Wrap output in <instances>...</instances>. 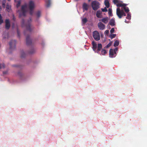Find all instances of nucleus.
<instances>
[{
  "instance_id": "6ab92c4d",
  "label": "nucleus",
  "mask_w": 147,
  "mask_h": 147,
  "mask_svg": "<svg viewBox=\"0 0 147 147\" xmlns=\"http://www.w3.org/2000/svg\"><path fill=\"white\" fill-rule=\"evenodd\" d=\"M105 4L107 8H109L110 6V4L109 2L107 0H105Z\"/></svg>"
},
{
  "instance_id": "393cba45",
  "label": "nucleus",
  "mask_w": 147,
  "mask_h": 147,
  "mask_svg": "<svg viewBox=\"0 0 147 147\" xmlns=\"http://www.w3.org/2000/svg\"><path fill=\"white\" fill-rule=\"evenodd\" d=\"M108 14L109 16H112L113 14L112 13V9L111 8H109L108 9Z\"/></svg>"
},
{
  "instance_id": "ddd939ff",
  "label": "nucleus",
  "mask_w": 147,
  "mask_h": 147,
  "mask_svg": "<svg viewBox=\"0 0 147 147\" xmlns=\"http://www.w3.org/2000/svg\"><path fill=\"white\" fill-rule=\"evenodd\" d=\"M102 12L100 10H98L96 13V16L98 18H101L102 17Z\"/></svg>"
},
{
  "instance_id": "7ed1b4c3",
  "label": "nucleus",
  "mask_w": 147,
  "mask_h": 147,
  "mask_svg": "<svg viewBox=\"0 0 147 147\" xmlns=\"http://www.w3.org/2000/svg\"><path fill=\"white\" fill-rule=\"evenodd\" d=\"M117 15L119 18H121L123 16H125L126 15L123 10H121L120 8H118L117 9Z\"/></svg>"
},
{
  "instance_id": "ea45409f",
  "label": "nucleus",
  "mask_w": 147,
  "mask_h": 147,
  "mask_svg": "<svg viewBox=\"0 0 147 147\" xmlns=\"http://www.w3.org/2000/svg\"><path fill=\"white\" fill-rule=\"evenodd\" d=\"M17 33H18V36L19 37H20V32H19L18 29H17Z\"/></svg>"
},
{
  "instance_id": "c03bdc74",
  "label": "nucleus",
  "mask_w": 147,
  "mask_h": 147,
  "mask_svg": "<svg viewBox=\"0 0 147 147\" xmlns=\"http://www.w3.org/2000/svg\"><path fill=\"white\" fill-rule=\"evenodd\" d=\"M2 19V17L1 15V14H0V19Z\"/></svg>"
},
{
  "instance_id": "a211bd4d",
  "label": "nucleus",
  "mask_w": 147,
  "mask_h": 147,
  "mask_svg": "<svg viewBox=\"0 0 147 147\" xmlns=\"http://www.w3.org/2000/svg\"><path fill=\"white\" fill-rule=\"evenodd\" d=\"M127 4L125 3L122 4L121 3H117V7H123L124 6H127Z\"/></svg>"
},
{
  "instance_id": "f8f14e48",
  "label": "nucleus",
  "mask_w": 147,
  "mask_h": 147,
  "mask_svg": "<svg viewBox=\"0 0 147 147\" xmlns=\"http://www.w3.org/2000/svg\"><path fill=\"white\" fill-rule=\"evenodd\" d=\"M109 18L108 17L104 18L100 20L99 21H101L105 24H107L108 22Z\"/></svg>"
},
{
  "instance_id": "7c9ffc66",
  "label": "nucleus",
  "mask_w": 147,
  "mask_h": 147,
  "mask_svg": "<svg viewBox=\"0 0 147 147\" xmlns=\"http://www.w3.org/2000/svg\"><path fill=\"white\" fill-rule=\"evenodd\" d=\"M17 2V3L16 5V7L17 8L19 6H20V4L21 1L20 0L18 1Z\"/></svg>"
},
{
  "instance_id": "dca6fc26",
  "label": "nucleus",
  "mask_w": 147,
  "mask_h": 147,
  "mask_svg": "<svg viewBox=\"0 0 147 147\" xmlns=\"http://www.w3.org/2000/svg\"><path fill=\"white\" fill-rule=\"evenodd\" d=\"M92 48L94 50H95L97 48V45L96 43L94 41L92 42Z\"/></svg>"
},
{
  "instance_id": "4c0bfd02",
  "label": "nucleus",
  "mask_w": 147,
  "mask_h": 147,
  "mask_svg": "<svg viewBox=\"0 0 147 147\" xmlns=\"http://www.w3.org/2000/svg\"><path fill=\"white\" fill-rule=\"evenodd\" d=\"M109 33V32L108 30H106L105 32V34L107 35Z\"/></svg>"
},
{
  "instance_id": "6e6552de",
  "label": "nucleus",
  "mask_w": 147,
  "mask_h": 147,
  "mask_svg": "<svg viewBox=\"0 0 147 147\" xmlns=\"http://www.w3.org/2000/svg\"><path fill=\"white\" fill-rule=\"evenodd\" d=\"M32 43L31 40L30 38V35H27L26 36V44L27 45H30Z\"/></svg>"
},
{
  "instance_id": "72a5a7b5",
  "label": "nucleus",
  "mask_w": 147,
  "mask_h": 147,
  "mask_svg": "<svg viewBox=\"0 0 147 147\" xmlns=\"http://www.w3.org/2000/svg\"><path fill=\"white\" fill-rule=\"evenodd\" d=\"M113 2L115 4L118 3L119 2L118 0H113Z\"/></svg>"
},
{
  "instance_id": "58836bf2",
  "label": "nucleus",
  "mask_w": 147,
  "mask_h": 147,
  "mask_svg": "<svg viewBox=\"0 0 147 147\" xmlns=\"http://www.w3.org/2000/svg\"><path fill=\"white\" fill-rule=\"evenodd\" d=\"M3 20L2 19H0V24H1L2 23H3Z\"/></svg>"
},
{
  "instance_id": "412c9836",
  "label": "nucleus",
  "mask_w": 147,
  "mask_h": 147,
  "mask_svg": "<svg viewBox=\"0 0 147 147\" xmlns=\"http://www.w3.org/2000/svg\"><path fill=\"white\" fill-rule=\"evenodd\" d=\"M127 6H124L123 8L124 11L126 13H128L129 10L128 7H126Z\"/></svg>"
},
{
  "instance_id": "a18cd8bd",
  "label": "nucleus",
  "mask_w": 147,
  "mask_h": 147,
  "mask_svg": "<svg viewBox=\"0 0 147 147\" xmlns=\"http://www.w3.org/2000/svg\"><path fill=\"white\" fill-rule=\"evenodd\" d=\"M14 23H13L12 25L13 27V28L14 27Z\"/></svg>"
},
{
  "instance_id": "cd10ccee",
  "label": "nucleus",
  "mask_w": 147,
  "mask_h": 147,
  "mask_svg": "<svg viewBox=\"0 0 147 147\" xmlns=\"http://www.w3.org/2000/svg\"><path fill=\"white\" fill-rule=\"evenodd\" d=\"M87 22V19L86 18L83 19L82 20V24H84Z\"/></svg>"
},
{
  "instance_id": "1a4fd4ad",
  "label": "nucleus",
  "mask_w": 147,
  "mask_h": 147,
  "mask_svg": "<svg viewBox=\"0 0 147 147\" xmlns=\"http://www.w3.org/2000/svg\"><path fill=\"white\" fill-rule=\"evenodd\" d=\"M98 26L99 29L101 30H103L105 28V25L101 22L98 23Z\"/></svg>"
},
{
  "instance_id": "4be33fe9",
  "label": "nucleus",
  "mask_w": 147,
  "mask_h": 147,
  "mask_svg": "<svg viewBox=\"0 0 147 147\" xmlns=\"http://www.w3.org/2000/svg\"><path fill=\"white\" fill-rule=\"evenodd\" d=\"M97 51H99L102 48V45L101 44H98L97 46Z\"/></svg>"
},
{
  "instance_id": "39448f33",
  "label": "nucleus",
  "mask_w": 147,
  "mask_h": 147,
  "mask_svg": "<svg viewBox=\"0 0 147 147\" xmlns=\"http://www.w3.org/2000/svg\"><path fill=\"white\" fill-rule=\"evenodd\" d=\"M92 36L95 40L98 41L100 39L99 33L97 31H94L93 32Z\"/></svg>"
},
{
  "instance_id": "20e7f679",
  "label": "nucleus",
  "mask_w": 147,
  "mask_h": 147,
  "mask_svg": "<svg viewBox=\"0 0 147 147\" xmlns=\"http://www.w3.org/2000/svg\"><path fill=\"white\" fill-rule=\"evenodd\" d=\"M28 6L30 10V13L31 15H32L33 12V10L35 7L34 2L32 1H30L29 3Z\"/></svg>"
},
{
  "instance_id": "f3484780",
  "label": "nucleus",
  "mask_w": 147,
  "mask_h": 147,
  "mask_svg": "<svg viewBox=\"0 0 147 147\" xmlns=\"http://www.w3.org/2000/svg\"><path fill=\"white\" fill-rule=\"evenodd\" d=\"M26 54L23 51H21L20 53V57L21 58H24L26 57Z\"/></svg>"
},
{
  "instance_id": "4468645a",
  "label": "nucleus",
  "mask_w": 147,
  "mask_h": 147,
  "mask_svg": "<svg viewBox=\"0 0 147 147\" xmlns=\"http://www.w3.org/2000/svg\"><path fill=\"white\" fill-rule=\"evenodd\" d=\"M113 50L112 49H111L109 50V55L110 57L111 58L115 57L116 55H114Z\"/></svg>"
},
{
  "instance_id": "8fccbe9b",
  "label": "nucleus",
  "mask_w": 147,
  "mask_h": 147,
  "mask_svg": "<svg viewBox=\"0 0 147 147\" xmlns=\"http://www.w3.org/2000/svg\"><path fill=\"white\" fill-rule=\"evenodd\" d=\"M8 1H10L11 0H7Z\"/></svg>"
},
{
  "instance_id": "c85d7f7f",
  "label": "nucleus",
  "mask_w": 147,
  "mask_h": 147,
  "mask_svg": "<svg viewBox=\"0 0 147 147\" xmlns=\"http://www.w3.org/2000/svg\"><path fill=\"white\" fill-rule=\"evenodd\" d=\"M127 14L126 17V18L129 20H130L131 18V15L130 13H127Z\"/></svg>"
},
{
  "instance_id": "5701e85b",
  "label": "nucleus",
  "mask_w": 147,
  "mask_h": 147,
  "mask_svg": "<svg viewBox=\"0 0 147 147\" xmlns=\"http://www.w3.org/2000/svg\"><path fill=\"white\" fill-rule=\"evenodd\" d=\"M41 12L40 11H38L36 13V15L37 18H39L41 16Z\"/></svg>"
},
{
  "instance_id": "c756f323",
  "label": "nucleus",
  "mask_w": 147,
  "mask_h": 147,
  "mask_svg": "<svg viewBox=\"0 0 147 147\" xmlns=\"http://www.w3.org/2000/svg\"><path fill=\"white\" fill-rule=\"evenodd\" d=\"M116 36V34H112L110 35L109 37L111 39H113L115 38Z\"/></svg>"
},
{
  "instance_id": "a878e982",
  "label": "nucleus",
  "mask_w": 147,
  "mask_h": 147,
  "mask_svg": "<svg viewBox=\"0 0 147 147\" xmlns=\"http://www.w3.org/2000/svg\"><path fill=\"white\" fill-rule=\"evenodd\" d=\"M119 41L117 40H116L114 42V46L115 47H116L117 46H118L119 45Z\"/></svg>"
},
{
  "instance_id": "3c124183",
  "label": "nucleus",
  "mask_w": 147,
  "mask_h": 147,
  "mask_svg": "<svg viewBox=\"0 0 147 147\" xmlns=\"http://www.w3.org/2000/svg\"><path fill=\"white\" fill-rule=\"evenodd\" d=\"M3 5H5V4H3Z\"/></svg>"
},
{
  "instance_id": "e433bc0d",
  "label": "nucleus",
  "mask_w": 147,
  "mask_h": 147,
  "mask_svg": "<svg viewBox=\"0 0 147 147\" xmlns=\"http://www.w3.org/2000/svg\"><path fill=\"white\" fill-rule=\"evenodd\" d=\"M117 50H118L117 48H115L114 49V50H113L114 53V54L115 55L116 54V51H117Z\"/></svg>"
},
{
  "instance_id": "de8ad7c7",
  "label": "nucleus",
  "mask_w": 147,
  "mask_h": 147,
  "mask_svg": "<svg viewBox=\"0 0 147 147\" xmlns=\"http://www.w3.org/2000/svg\"><path fill=\"white\" fill-rule=\"evenodd\" d=\"M125 22H126V23H127V22H126V20H125Z\"/></svg>"
},
{
  "instance_id": "c9c22d12",
  "label": "nucleus",
  "mask_w": 147,
  "mask_h": 147,
  "mask_svg": "<svg viewBox=\"0 0 147 147\" xmlns=\"http://www.w3.org/2000/svg\"><path fill=\"white\" fill-rule=\"evenodd\" d=\"M115 31V29L114 28H111V30H110V33L111 34H112V33H113Z\"/></svg>"
},
{
  "instance_id": "37998d69",
  "label": "nucleus",
  "mask_w": 147,
  "mask_h": 147,
  "mask_svg": "<svg viewBox=\"0 0 147 147\" xmlns=\"http://www.w3.org/2000/svg\"><path fill=\"white\" fill-rule=\"evenodd\" d=\"M27 31H24V34L25 35H26V32H27Z\"/></svg>"
},
{
  "instance_id": "2f4dec72",
  "label": "nucleus",
  "mask_w": 147,
  "mask_h": 147,
  "mask_svg": "<svg viewBox=\"0 0 147 147\" xmlns=\"http://www.w3.org/2000/svg\"><path fill=\"white\" fill-rule=\"evenodd\" d=\"M107 53V52L105 49H103L101 51V53L102 55H105V54Z\"/></svg>"
},
{
  "instance_id": "f704fd0d",
  "label": "nucleus",
  "mask_w": 147,
  "mask_h": 147,
  "mask_svg": "<svg viewBox=\"0 0 147 147\" xmlns=\"http://www.w3.org/2000/svg\"><path fill=\"white\" fill-rule=\"evenodd\" d=\"M111 45V43L110 42L108 45H107L106 47V48H108L109 47H110Z\"/></svg>"
},
{
  "instance_id": "423d86ee",
  "label": "nucleus",
  "mask_w": 147,
  "mask_h": 147,
  "mask_svg": "<svg viewBox=\"0 0 147 147\" xmlns=\"http://www.w3.org/2000/svg\"><path fill=\"white\" fill-rule=\"evenodd\" d=\"M16 42V40H11L9 42V49L10 50H13L15 48Z\"/></svg>"
},
{
  "instance_id": "0eeeda50",
  "label": "nucleus",
  "mask_w": 147,
  "mask_h": 147,
  "mask_svg": "<svg viewBox=\"0 0 147 147\" xmlns=\"http://www.w3.org/2000/svg\"><path fill=\"white\" fill-rule=\"evenodd\" d=\"M26 5H22L21 7V12L20 13V16H25L26 12Z\"/></svg>"
},
{
  "instance_id": "b1692460",
  "label": "nucleus",
  "mask_w": 147,
  "mask_h": 147,
  "mask_svg": "<svg viewBox=\"0 0 147 147\" xmlns=\"http://www.w3.org/2000/svg\"><path fill=\"white\" fill-rule=\"evenodd\" d=\"M46 6L47 7H49L51 4V0H48L46 1Z\"/></svg>"
},
{
  "instance_id": "a19ab883",
  "label": "nucleus",
  "mask_w": 147,
  "mask_h": 147,
  "mask_svg": "<svg viewBox=\"0 0 147 147\" xmlns=\"http://www.w3.org/2000/svg\"><path fill=\"white\" fill-rule=\"evenodd\" d=\"M12 19H13V20L14 21H15V20H16V18H15V16H14V15H13V18H12Z\"/></svg>"
},
{
  "instance_id": "79ce46f5",
  "label": "nucleus",
  "mask_w": 147,
  "mask_h": 147,
  "mask_svg": "<svg viewBox=\"0 0 147 147\" xmlns=\"http://www.w3.org/2000/svg\"><path fill=\"white\" fill-rule=\"evenodd\" d=\"M2 67L3 68L4 67V65H0V69H1Z\"/></svg>"
},
{
  "instance_id": "9b49d317",
  "label": "nucleus",
  "mask_w": 147,
  "mask_h": 147,
  "mask_svg": "<svg viewBox=\"0 0 147 147\" xmlns=\"http://www.w3.org/2000/svg\"><path fill=\"white\" fill-rule=\"evenodd\" d=\"M82 8L84 11L85 10L87 11L89 8V5L86 3H84L82 5Z\"/></svg>"
},
{
  "instance_id": "2eb2a0df",
  "label": "nucleus",
  "mask_w": 147,
  "mask_h": 147,
  "mask_svg": "<svg viewBox=\"0 0 147 147\" xmlns=\"http://www.w3.org/2000/svg\"><path fill=\"white\" fill-rule=\"evenodd\" d=\"M109 24L112 26H114L115 25V20L114 19L112 18L110 21Z\"/></svg>"
},
{
  "instance_id": "603ef678",
  "label": "nucleus",
  "mask_w": 147,
  "mask_h": 147,
  "mask_svg": "<svg viewBox=\"0 0 147 147\" xmlns=\"http://www.w3.org/2000/svg\"><path fill=\"white\" fill-rule=\"evenodd\" d=\"M78 0H76V1H78Z\"/></svg>"
},
{
  "instance_id": "bb28decb",
  "label": "nucleus",
  "mask_w": 147,
  "mask_h": 147,
  "mask_svg": "<svg viewBox=\"0 0 147 147\" xmlns=\"http://www.w3.org/2000/svg\"><path fill=\"white\" fill-rule=\"evenodd\" d=\"M11 7L10 5H8V4H7L6 7V8L7 11L8 12H9V11H10V10L11 9Z\"/></svg>"
},
{
  "instance_id": "aec40b11",
  "label": "nucleus",
  "mask_w": 147,
  "mask_h": 147,
  "mask_svg": "<svg viewBox=\"0 0 147 147\" xmlns=\"http://www.w3.org/2000/svg\"><path fill=\"white\" fill-rule=\"evenodd\" d=\"M36 52V50L34 49H31L29 52V54H32L35 53Z\"/></svg>"
},
{
  "instance_id": "9d476101",
  "label": "nucleus",
  "mask_w": 147,
  "mask_h": 147,
  "mask_svg": "<svg viewBox=\"0 0 147 147\" xmlns=\"http://www.w3.org/2000/svg\"><path fill=\"white\" fill-rule=\"evenodd\" d=\"M5 27L6 29H9L10 28V25L9 20L8 19H6L5 20Z\"/></svg>"
},
{
  "instance_id": "f257e3e1",
  "label": "nucleus",
  "mask_w": 147,
  "mask_h": 147,
  "mask_svg": "<svg viewBox=\"0 0 147 147\" xmlns=\"http://www.w3.org/2000/svg\"><path fill=\"white\" fill-rule=\"evenodd\" d=\"M32 22V20L31 18H30L29 19L28 21L27 22L26 24H25V22L24 19L22 20V27H26L27 30L30 32H31L32 31V29L31 28V24L30 23Z\"/></svg>"
},
{
  "instance_id": "49530a36",
  "label": "nucleus",
  "mask_w": 147,
  "mask_h": 147,
  "mask_svg": "<svg viewBox=\"0 0 147 147\" xmlns=\"http://www.w3.org/2000/svg\"><path fill=\"white\" fill-rule=\"evenodd\" d=\"M18 1V0H14V1H15V2H17V1Z\"/></svg>"
},
{
  "instance_id": "09e8293b",
  "label": "nucleus",
  "mask_w": 147,
  "mask_h": 147,
  "mask_svg": "<svg viewBox=\"0 0 147 147\" xmlns=\"http://www.w3.org/2000/svg\"><path fill=\"white\" fill-rule=\"evenodd\" d=\"M90 1H91V0H88V1L89 2Z\"/></svg>"
},
{
  "instance_id": "473e14b6",
  "label": "nucleus",
  "mask_w": 147,
  "mask_h": 147,
  "mask_svg": "<svg viewBox=\"0 0 147 147\" xmlns=\"http://www.w3.org/2000/svg\"><path fill=\"white\" fill-rule=\"evenodd\" d=\"M101 9L102 12H107V11L106 7H105L104 8H101Z\"/></svg>"
},
{
  "instance_id": "f03ea898",
  "label": "nucleus",
  "mask_w": 147,
  "mask_h": 147,
  "mask_svg": "<svg viewBox=\"0 0 147 147\" xmlns=\"http://www.w3.org/2000/svg\"><path fill=\"white\" fill-rule=\"evenodd\" d=\"M100 5L99 3L96 1H94L91 3V6L94 11H96L100 7Z\"/></svg>"
}]
</instances>
